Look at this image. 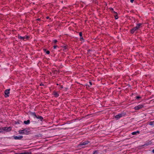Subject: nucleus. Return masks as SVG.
<instances>
[{"label": "nucleus", "mask_w": 154, "mask_h": 154, "mask_svg": "<svg viewBox=\"0 0 154 154\" xmlns=\"http://www.w3.org/2000/svg\"><path fill=\"white\" fill-rule=\"evenodd\" d=\"M134 1V0H130V2L131 3H133V2Z\"/></svg>", "instance_id": "obj_28"}, {"label": "nucleus", "mask_w": 154, "mask_h": 154, "mask_svg": "<svg viewBox=\"0 0 154 154\" xmlns=\"http://www.w3.org/2000/svg\"><path fill=\"white\" fill-rule=\"evenodd\" d=\"M46 18L47 19H48L49 18V17L48 16L47 17H46Z\"/></svg>", "instance_id": "obj_30"}, {"label": "nucleus", "mask_w": 154, "mask_h": 154, "mask_svg": "<svg viewBox=\"0 0 154 154\" xmlns=\"http://www.w3.org/2000/svg\"><path fill=\"white\" fill-rule=\"evenodd\" d=\"M26 154V153H25V152H22V153H16V154Z\"/></svg>", "instance_id": "obj_26"}, {"label": "nucleus", "mask_w": 154, "mask_h": 154, "mask_svg": "<svg viewBox=\"0 0 154 154\" xmlns=\"http://www.w3.org/2000/svg\"><path fill=\"white\" fill-rule=\"evenodd\" d=\"M46 53L47 54H49L50 53V51H46Z\"/></svg>", "instance_id": "obj_23"}, {"label": "nucleus", "mask_w": 154, "mask_h": 154, "mask_svg": "<svg viewBox=\"0 0 154 154\" xmlns=\"http://www.w3.org/2000/svg\"><path fill=\"white\" fill-rule=\"evenodd\" d=\"M141 25H142L141 23H139L137 25V26H139V29L140 28L141 26Z\"/></svg>", "instance_id": "obj_18"}, {"label": "nucleus", "mask_w": 154, "mask_h": 154, "mask_svg": "<svg viewBox=\"0 0 154 154\" xmlns=\"http://www.w3.org/2000/svg\"><path fill=\"white\" fill-rule=\"evenodd\" d=\"M15 140H21L23 138V136H13Z\"/></svg>", "instance_id": "obj_9"}, {"label": "nucleus", "mask_w": 154, "mask_h": 154, "mask_svg": "<svg viewBox=\"0 0 154 154\" xmlns=\"http://www.w3.org/2000/svg\"><path fill=\"white\" fill-rule=\"evenodd\" d=\"M140 133V131H136L133 132L131 134L133 135H136L137 134H139Z\"/></svg>", "instance_id": "obj_10"}, {"label": "nucleus", "mask_w": 154, "mask_h": 154, "mask_svg": "<svg viewBox=\"0 0 154 154\" xmlns=\"http://www.w3.org/2000/svg\"><path fill=\"white\" fill-rule=\"evenodd\" d=\"M114 17H115V19H118V14H117H117H114Z\"/></svg>", "instance_id": "obj_15"}, {"label": "nucleus", "mask_w": 154, "mask_h": 154, "mask_svg": "<svg viewBox=\"0 0 154 154\" xmlns=\"http://www.w3.org/2000/svg\"><path fill=\"white\" fill-rule=\"evenodd\" d=\"M57 47V45H54L53 46V48H54V49H55Z\"/></svg>", "instance_id": "obj_24"}, {"label": "nucleus", "mask_w": 154, "mask_h": 154, "mask_svg": "<svg viewBox=\"0 0 154 154\" xmlns=\"http://www.w3.org/2000/svg\"><path fill=\"white\" fill-rule=\"evenodd\" d=\"M79 35L80 37H82V32H80L79 33Z\"/></svg>", "instance_id": "obj_21"}, {"label": "nucleus", "mask_w": 154, "mask_h": 154, "mask_svg": "<svg viewBox=\"0 0 154 154\" xmlns=\"http://www.w3.org/2000/svg\"><path fill=\"white\" fill-rule=\"evenodd\" d=\"M3 131V127L0 128V133L2 132Z\"/></svg>", "instance_id": "obj_17"}, {"label": "nucleus", "mask_w": 154, "mask_h": 154, "mask_svg": "<svg viewBox=\"0 0 154 154\" xmlns=\"http://www.w3.org/2000/svg\"><path fill=\"white\" fill-rule=\"evenodd\" d=\"M3 131H5L7 132H8L9 131H10L12 129V128L11 127H9L8 128L7 127H3Z\"/></svg>", "instance_id": "obj_5"}, {"label": "nucleus", "mask_w": 154, "mask_h": 154, "mask_svg": "<svg viewBox=\"0 0 154 154\" xmlns=\"http://www.w3.org/2000/svg\"><path fill=\"white\" fill-rule=\"evenodd\" d=\"M89 84H90V85H92V83L91 82H89Z\"/></svg>", "instance_id": "obj_29"}, {"label": "nucleus", "mask_w": 154, "mask_h": 154, "mask_svg": "<svg viewBox=\"0 0 154 154\" xmlns=\"http://www.w3.org/2000/svg\"><path fill=\"white\" fill-rule=\"evenodd\" d=\"M53 42L54 43H56V42H57V41L56 40H53Z\"/></svg>", "instance_id": "obj_22"}, {"label": "nucleus", "mask_w": 154, "mask_h": 154, "mask_svg": "<svg viewBox=\"0 0 154 154\" xmlns=\"http://www.w3.org/2000/svg\"><path fill=\"white\" fill-rule=\"evenodd\" d=\"M29 131H28L27 128H25L23 130H20L19 131V133L20 134H27L29 132Z\"/></svg>", "instance_id": "obj_2"}, {"label": "nucleus", "mask_w": 154, "mask_h": 154, "mask_svg": "<svg viewBox=\"0 0 154 154\" xmlns=\"http://www.w3.org/2000/svg\"><path fill=\"white\" fill-rule=\"evenodd\" d=\"M10 89H8L6 90L5 91V97H9L10 93Z\"/></svg>", "instance_id": "obj_3"}, {"label": "nucleus", "mask_w": 154, "mask_h": 154, "mask_svg": "<svg viewBox=\"0 0 154 154\" xmlns=\"http://www.w3.org/2000/svg\"><path fill=\"white\" fill-rule=\"evenodd\" d=\"M29 38V37L28 36H26V37H25V38H26V39H28Z\"/></svg>", "instance_id": "obj_27"}, {"label": "nucleus", "mask_w": 154, "mask_h": 154, "mask_svg": "<svg viewBox=\"0 0 154 154\" xmlns=\"http://www.w3.org/2000/svg\"><path fill=\"white\" fill-rule=\"evenodd\" d=\"M139 29V26H136L134 27L132 29H131V33H133L134 32L137 30V29Z\"/></svg>", "instance_id": "obj_6"}, {"label": "nucleus", "mask_w": 154, "mask_h": 154, "mask_svg": "<svg viewBox=\"0 0 154 154\" xmlns=\"http://www.w3.org/2000/svg\"><path fill=\"white\" fill-rule=\"evenodd\" d=\"M40 85H42V84H41H41Z\"/></svg>", "instance_id": "obj_35"}, {"label": "nucleus", "mask_w": 154, "mask_h": 154, "mask_svg": "<svg viewBox=\"0 0 154 154\" xmlns=\"http://www.w3.org/2000/svg\"><path fill=\"white\" fill-rule=\"evenodd\" d=\"M18 38L19 39H22L23 40H24V39L25 38V37H22L21 36H20L19 35H18Z\"/></svg>", "instance_id": "obj_13"}, {"label": "nucleus", "mask_w": 154, "mask_h": 154, "mask_svg": "<svg viewBox=\"0 0 154 154\" xmlns=\"http://www.w3.org/2000/svg\"><path fill=\"white\" fill-rule=\"evenodd\" d=\"M31 115L33 116H34V118H36L37 119H39L41 121H42L43 119V118L42 116H40L39 115L37 116L35 112H31L30 113Z\"/></svg>", "instance_id": "obj_1"}, {"label": "nucleus", "mask_w": 154, "mask_h": 154, "mask_svg": "<svg viewBox=\"0 0 154 154\" xmlns=\"http://www.w3.org/2000/svg\"><path fill=\"white\" fill-rule=\"evenodd\" d=\"M152 152L154 153V149L152 150Z\"/></svg>", "instance_id": "obj_31"}, {"label": "nucleus", "mask_w": 154, "mask_h": 154, "mask_svg": "<svg viewBox=\"0 0 154 154\" xmlns=\"http://www.w3.org/2000/svg\"><path fill=\"white\" fill-rule=\"evenodd\" d=\"M44 51H46V49H44Z\"/></svg>", "instance_id": "obj_33"}, {"label": "nucleus", "mask_w": 154, "mask_h": 154, "mask_svg": "<svg viewBox=\"0 0 154 154\" xmlns=\"http://www.w3.org/2000/svg\"><path fill=\"white\" fill-rule=\"evenodd\" d=\"M63 88V87L62 86H61V88Z\"/></svg>", "instance_id": "obj_32"}, {"label": "nucleus", "mask_w": 154, "mask_h": 154, "mask_svg": "<svg viewBox=\"0 0 154 154\" xmlns=\"http://www.w3.org/2000/svg\"><path fill=\"white\" fill-rule=\"evenodd\" d=\"M125 114L124 113L119 114L115 116V118L117 119H118L121 118V117L125 115Z\"/></svg>", "instance_id": "obj_4"}, {"label": "nucleus", "mask_w": 154, "mask_h": 154, "mask_svg": "<svg viewBox=\"0 0 154 154\" xmlns=\"http://www.w3.org/2000/svg\"><path fill=\"white\" fill-rule=\"evenodd\" d=\"M80 39L81 41H83L84 40V39L82 37H81L80 38Z\"/></svg>", "instance_id": "obj_20"}, {"label": "nucleus", "mask_w": 154, "mask_h": 154, "mask_svg": "<svg viewBox=\"0 0 154 154\" xmlns=\"http://www.w3.org/2000/svg\"><path fill=\"white\" fill-rule=\"evenodd\" d=\"M38 20H39V19H38Z\"/></svg>", "instance_id": "obj_34"}, {"label": "nucleus", "mask_w": 154, "mask_h": 154, "mask_svg": "<svg viewBox=\"0 0 154 154\" xmlns=\"http://www.w3.org/2000/svg\"><path fill=\"white\" fill-rule=\"evenodd\" d=\"M40 85H42V84H41H41Z\"/></svg>", "instance_id": "obj_36"}, {"label": "nucleus", "mask_w": 154, "mask_h": 154, "mask_svg": "<svg viewBox=\"0 0 154 154\" xmlns=\"http://www.w3.org/2000/svg\"><path fill=\"white\" fill-rule=\"evenodd\" d=\"M110 11H111V12H112V13H114V14H117V13L115 12V11H114L113 10V9L112 8H110Z\"/></svg>", "instance_id": "obj_14"}, {"label": "nucleus", "mask_w": 154, "mask_h": 154, "mask_svg": "<svg viewBox=\"0 0 154 154\" xmlns=\"http://www.w3.org/2000/svg\"><path fill=\"white\" fill-rule=\"evenodd\" d=\"M23 123L24 124L26 125H28L30 123V120H28L27 121H24L23 122Z\"/></svg>", "instance_id": "obj_11"}, {"label": "nucleus", "mask_w": 154, "mask_h": 154, "mask_svg": "<svg viewBox=\"0 0 154 154\" xmlns=\"http://www.w3.org/2000/svg\"><path fill=\"white\" fill-rule=\"evenodd\" d=\"M154 122V121L153 122H150L149 123V125H153V122Z\"/></svg>", "instance_id": "obj_16"}, {"label": "nucleus", "mask_w": 154, "mask_h": 154, "mask_svg": "<svg viewBox=\"0 0 154 154\" xmlns=\"http://www.w3.org/2000/svg\"><path fill=\"white\" fill-rule=\"evenodd\" d=\"M89 143V142L86 140L84 142H82L80 143V144L79 145V146H82V145H85L88 144Z\"/></svg>", "instance_id": "obj_7"}, {"label": "nucleus", "mask_w": 154, "mask_h": 154, "mask_svg": "<svg viewBox=\"0 0 154 154\" xmlns=\"http://www.w3.org/2000/svg\"><path fill=\"white\" fill-rule=\"evenodd\" d=\"M140 98H141V97L140 96H137V97H136V98L137 99H140Z\"/></svg>", "instance_id": "obj_25"}, {"label": "nucleus", "mask_w": 154, "mask_h": 154, "mask_svg": "<svg viewBox=\"0 0 154 154\" xmlns=\"http://www.w3.org/2000/svg\"><path fill=\"white\" fill-rule=\"evenodd\" d=\"M97 153L98 152L97 151L95 150L93 154H97Z\"/></svg>", "instance_id": "obj_19"}, {"label": "nucleus", "mask_w": 154, "mask_h": 154, "mask_svg": "<svg viewBox=\"0 0 154 154\" xmlns=\"http://www.w3.org/2000/svg\"><path fill=\"white\" fill-rule=\"evenodd\" d=\"M54 96L56 97H57L59 96V95L57 93V92L55 91L54 92Z\"/></svg>", "instance_id": "obj_12"}, {"label": "nucleus", "mask_w": 154, "mask_h": 154, "mask_svg": "<svg viewBox=\"0 0 154 154\" xmlns=\"http://www.w3.org/2000/svg\"><path fill=\"white\" fill-rule=\"evenodd\" d=\"M143 107V106L142 105H140L137 106H135L134 109L136 110H139V109L142 108Z\"/></svg>", "instance_id": "obj_8"}]
</instances>
